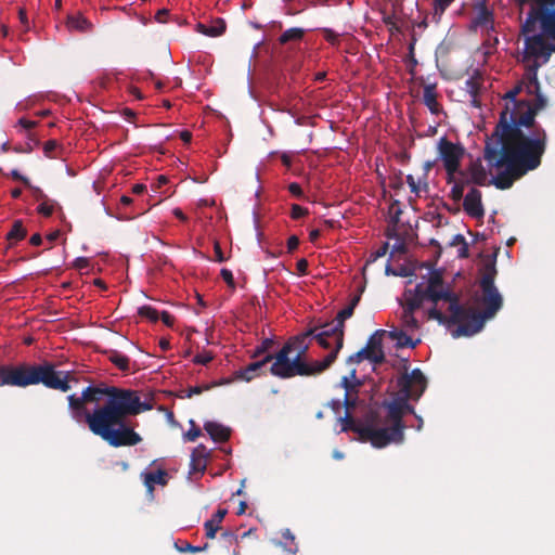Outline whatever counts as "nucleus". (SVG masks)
<instances>
[{
  "mask_svg": "<svg viewBox=\"0 0 555 555\" xmlns=\"http://www.w3.org/2000/svg\"><path fill=\"white\" fill-rule=\"evenodd\" d=\"M527 16L520 26L524 36V51L520 62L526 68L527 94L530 100L509 105L500 114L492 135L486 141L483 158L491 167L503 168L492 180L499 190L512 188L514 182L541 165L547 144L545 129L535 117L547 106V99L541 93L538 70L555 52V0H515Z\"/></svg>",
  "mask_w": 555,
  "mask_h": 555,
  "instance_id": "obj_1",
  "label": "nucleus"
},
{
  "mask_svg": "<svg viewBox=\"0 0 555 555\" xmlns=\"http://www.w3.org/2000/svg\"><path fill=\"white\" fill-rule=\"evenodd\" d=\"M67 402L76 423H86L93 435L114 448L138 444L142 439L126 420L154 408L153 398L141 400L137 390L105 383L85 387L80 396H67Z\"/></svg>",
  "mask_w": 555,
  "mask_h": 555,
  "instance_id": "obj_2",
  "label": "nucleus"
},
{
  "mask_svg": "<svg viewBox=\"0 0 555 555\" xmlns=\"http://www.w3.org/2000/svg\"><path fill=\"white\" fill-rule=\"evenodd\" d=\"M496 273L494 260L485 263L479 282L481 296L478 300L483 307L482 311L462 305L460 295L456 293V307L451 314L452 324L457 325L452 332L454 338L469 337L479 333L486 322L493 319L503 307V297L494 284Z\"/></svg>",
  "mask_w": 555,
  "mask_h": 555,
  "instance_id": "obj_3",
  "label": "nucleus"
},
{
  "mask_svg": "<svg viewBox=\"0 0 555 555\" xmlns=\"http://www.w3.org/2000/svg\"><path fill=\"white\" fill-rule=\"evenodd\" d=\"M315 328L291 337L274 354L270 373L279 378L288 379L295 376H315L326 371L334 362L335 356L327 354L322 361L308 363L306 356L313 339Z\"/></svg>",
  "mask_w": 555,
  "mask_h": 555,
  "instance_id": "obj_4",
  "label": "nucleus"
},
{
  "mask_svg": "<svg viewBox=\"0 0 555 555\" xmlns=\"http://www.w3.org/2000/svg\"><path fill=\"white\" fill-rule=\"evenodd\" d=\"M403 310L415 312L425 301L433 304L427 311L429 320L443 325H453L451 314L456 307V292L447 284L440 271H431L427 284L418 283L413 289L404 292Z\"/></svg>",
  "mask_w": 555,
  "mask_h": 555,
  "instance_id": "obj_5",
  "label": "nucleus"
},
{
  "mask_svg": "<svg viewBox=\"0 0 555 555\" xmlns=\"http://www.w3.org/2000/svg\"><path fill=\"white\" fill-rule=\"evenodd\" d=\"M30 385L42 384L47 388L67 392L72 389L70 383L78 379L73 371H56L55 365L44 361L37 365H29Z\"/></svg>",
  "mask_w": 555,
  "mask_h": 555,
  "instance_id": "obj_6",
  "label": "nucleus"
},
{
  "mask_svg": "<svg viewBox=\"0 0 555 555\" xmlns=\"http://www.w3.org/2000/svg\"><path fill=\"white\" fill-rule=\"evenodd\" d=\"M383 406L387 409L386 423L389 427L376 428V433H382L378 449L385 448L390 443L400 444L404 441L405 424L403 422L402 405L399 393L391 401H384Z\"/></svg>",
  "mask_w": 555,
  "mask_h": 555,
  "instance_id": "obj_7",
  "label": "nucleus"
},
{
  "mask_svg": "<svg viewBox=\"0 0 555 555\" xmlns=\"http://www.w3.org/2000/svg\"><path fill=\"white\" fill-rule=\"evenodd\" d=\"M399 397L402 405V414L415 415V409L409 403V400L418 401L427 387V380L420 369H414L411 373L402 374L398 380Z\"/></svg>",
  "mask_w": 555,
  "mask_h": 555,
  "instance_id": "obj_8",
  "label": "nucleus"
},
{
  "mask_svg": "<svg viewBox=\"0 0 555 555\" xmlns=\"http://www.w3.org/2000/svg\"><path fill=\"white\" fill-rule=\"evenodd\" d=\"M384 330L376 331L367 340L364 348L351 354L348 358V363H360L363 360H369L374 364H380L385 361V353L383 351V339L385 335Z\"/></svg>",
  "mask_w": 555,
  "mask_h": 555,
  "instance_id": "obj_9",
  "label": "nucleus"
},
{
  "mask_svg": "<svg viewBox=\"0 0 555 555\" xmlns=\"http://www.w3.org/2000/svg\"><path fill=\"white\" fill-rule=\"evenodd\" d=\"M437 150L446 172L459 171L465 149L461 144L449 141L447 137H442L438 141Z\"/></svg>",
  "mask_w": 555,
  "mask_h": 555,
  "instance_id": "obj_10",
  "label": "nucleus"
},
{
  "mask_svg": "<svg viewBox=\"0 0 555 555\" xmlns=\"http://www.w3.org/2000/svg\"><path fill=\"white\" fill-rule=\"evenodd\" d=\"M340 422L343 423L341 431L351 430L359 435L360 441L370 442L374 448L378 449V439L382 438V433H376L374 426L357 424L349 412L344 417H340Z\"/></svg>",
  "mask_w": 555,
  "mask_h": 555,
  "instance_id": "obj_11",
  "label": "nucleus"
},
{
  "mask_svg": "<svg viewBox=\"0 0 555 555\" xmlns=\"http://www.w3.org/2000/svg\"><path fill=\"white\" fill-rule=\"evenodd\" d=\"M29 364L17 366H0V386L10 385L16 387L30 386Z\"/></svg>",
  "mask_w": 555,
  "mask_h": 555,
  "instance_id": "obj_12",
  "label": "nucleus"
},
{
  "mask_svg": "<svg viewBox=\"0 0 555 555\" xmlns=\"http://www.w3.org/2000/svg\"><path fill=\"white\" fill-rule=\"evenodd\" d=\"M474 11L475 15L470 21V29H485L490 37L491 33L495 31L493 11L488 8L485 0L477 2L474 5Z\"/></svg>",
  "mask_w": 555,
  "mask_h": 555,
  "instance_id": "obj_13",
  "label": "nucleus"
},
{
  "mask_svg": "<svg viewBox=\"0 0 555 555\" xmlns=\"http://www.w3.org/2000/svg\"><path fill=\"white\" fill-rule=\"evenodd\" d=\"M274 354H266L261 359H257L243 369L234 372V378L237 380L250 382L256 377L266 374V367L269 363H273Z\"/></svg>",
  "mask_w": 555,
  "mask_h": 555,
  "instance_id": "obj_14",
  "label": "nucleus"
},
{
  "mask_svg": "<svg viewBox=\"0 0 555 555\" xmlns=\"http://www.w3.org/2000/svg\"><path fill=\"white\" fill-rule=\"evenodd\" d=\"M481 197V192L476 188H472L465 195L463 199V208L469 217L480 219L485 216Z\"/></svg>",
  "mask_w": 555,
  "mask_h": 555,
  "instance_id": "obj_15",
  "label": "nucleus"
},
{
  "mask_svg": "<svg viewBox=\"0 0 555 555\" xmlns=\"http://www.w3.org/2000/svg\"><path fill=\"white\" fill-rule=\"evenodd\" d=\"M141 478L146 487L149 495L153 496L155 486H166L168 482V473L164 469L142 472Z\"/></svg>",
  "mask_w": 555,
  "mask_h": 555,
  "instance_id": "obj_16",
  "label": "nucleus"
},
{
  "mask_svg": "<svg viewBox=\"0 0 555 555\" xmlns=\"http://www.w3.org/2000/svg\"><path fill=\"white\" fill-rule=\"evenodd\" d=\"M339 327L337 326V322L334 320L331 323H325L321 326V331L319 333H325L327 337H331L334 340L335 348H333L328 354H334L335 360L344 346V335L345 330L341 328V335L339 336L338 332Z\"/></svg>",
  "mask_w": 555,
  "mask_h": 555,
  "instance_id": "obj_17",
  "label": "nucleus"
},
{
  "mask_svg": "<svg viewBox=\"0 0 555 555\" xmlns=\"http://www.w3.org/2000/svg\"><path fill=\"white\" fill-rule=\"evenodd\" d=\"M209 456V451L205 446H197L191 455V473H203L207 466V457Z\"/></svg>",
  "mask_w": 555,
  "mask_h": 555,
  "instance_id": "obj_18",
  "label": "nucleus"
},
{
  "mask_svg": "<svg viewBox=\"0 0 555 555\" xmlns=\"http://www.w3.org/2000/svg\"><path fill=\"white\" fill-rule=\"evenodd\" d=\"M438 94L436 91L435 83H427L423 90V102L428 107L431 114L438 115L441 112V105L439 104Z\"/></svg>",
  "mask_w": 555,
  "mask_h": 555,
  "instance_id": "obj_19",
  "label": "nucleus"
},
{
  "mask_svg": "<svg viewBox=\"0 0 555 555\" xmlns=\"http://www.w3.org/2000/svg\"><path fill=\"white\" fill-rule=\"evenodd\" d=\"M204 429L216 442H225L230 438V429L216 422H207L204 425Z\"/></svg>",
  "mask_w": 555,
  "mask_h": 555,
  "instance_id": "obj_20",
  "label": "nucleus"
},
{
  "mask_svg": "<svg viewBox=\"0 0 555 555\" xmlns=\"http://www.w3.org/2000/svg\"><path fill=\"white\" fill-rule=\"evenodd\" d=\"M66 26L69 30L79 33H87L92 28V24L80 13L68 15Z\"/></svg>",
  "mask_w": 555,
  "mask_h": 555,
  "instance_id": "obj_21",
  "label": "nucleus"
},
{
  "mask_svg": "<svg viewBox=\"0 0 555 555\" xmlns=\"http://www.w3.org/2000/svg\"><path fill=\"white\" fill-rule=\"evenodd\" d=\"M27 235V230L23 224L22 220H15L12 224L11 230L7 233L5 240L9 242V246H13L17 242L24 240Z\"/></svg>",
  "mask_w": 555,
  "mask_h": 555,
  "instance_id": "obj_22",
  "label": "nucleus"
},
{
  "mask_svg": "<svg viewBox=\"0 0 555 555\" xmlns=\"http://www.w3.org/2000/svg\"><path fill=\"white\" fill-rule=\"evenodd\" d=\"M469 178L470 183L477 185H486L487 183V172L480 162L473 163L469 168Z\"/></svg>",
  "mask_w": 555,
  "mask_h": 555,
  "instance_id": "obj_23",
  "label": "nucleus"
},
{
  "mask_svg": "<svg viewBox=\"0 0 555 555\" xmlns=\"http://www.w3.org/2000/svg\"><path fill=\"white\" fill-rule=\"evenodd\" d=\"M528 79L526 76L522 80L518 81L509 91L505 93L503 96L504 100L511 102L512 106H509V112H515V104L521 102L522 100H517V95L525 89L527 91Z\"/></svg>",
  "mask_w": 555,
  "mask_h": 555,
  "instance_id": "obj_24",
  "label": "nucleus"
},
{
  "mask_svg": "<svg viewBox=\"0 0 555 555\" xmlns=\"http://www.w3.org/2000/svg\"><path fill=\"white\" fill-rule=\"evenodd\" d=\"M201 33L209 37H218L225 31L227 24L222 18H216L211 25L198 24Z\"/></svg>",
  "mask_w": 555,
  "mask_h": 555,
  "instance_id": "obj_25",
  "label": "nucleus"
},
{
  "mask_svg": "<svg viewBox=\"0 0 555 555\" xmlns=\"http://www.w3.org/2000/svg\"><path fill=\"white\" fill-rule=\"evenodd\" d=\"M470 183L468 178L466 177V173L464 172V176H460V178L454 182V184L451 188L450 197L454 202H459L464 196V190L465 188Z\"/></svg>",
  "mask_w": 555,
  "mask_h": 555,
  "instance_id": "obj_26",
  "label": "nucleus"
},
{
  "mask_svg": "<svg viewBox=\"0 0 555 555\" xmlns=\"http://www.w3.org/2000/svg\"><path fill=\"white\" fill-rule=\"evenodd\" d=\"M454 0H433L431 21L438 24L446 10Z\"/></svg>",
  "mask_w": 555,
  "mask_h": 555,
  "instance_id": "obj_27",
  "label": "nucleus"
},
{
  "mask_svg": "<svg viewBox=\"0 0 555 555\" xmlns=\"http://www.w3.org/2000/svg\"><path fill=\"white\" fill-rule=\"evenodd\" d=\"M350 377L351 378L344 376L340 380V385L345 389V393H358V388L362 385V383L357 379L354 369L350 372Z\"/></svg>",
  "mask_w": 555,
  "mask_h": 555,
  "instance_id": "obj_28",
  "label": "nucleus"
},
{
  "mask_svg": "<svg viewBox=\"0 0 555 555\" xmlns=\"http://www.w3.org/2000/svg\"><path fill=\"white\" fill-rule=\"evenodd\" d=\"M305 30L299 27L286 29L279 38L280 43L285 44L291 41H299L304 38Z\"/></svg>",
  "mask_w": 555,
  "mask_h": 555,
  "instance_id": "obj_29",
  "label": "nucleus"
},
{
  "mask_svg": "<svg viewBox=\"0 0 555 555\" xmlns=\"http://www.w3.org/2000/svg\"><path fill=\"white\" fill-rule=\"evenodd\" d=\"M274 340L272 338H264L261 343L255 348L251 353L253 359H261L266 354H272L270 349L274 346Z\"/></svg>",
  "mask_w": 555,
  "mask_h": 555,
  "instance_id": "obj_30",
  "label": "nucleus"
},
{
  "mask_svg": "<svg viewBox=\"0 0 555 555\" xmlns=\"http://www.w3.org/2000/svg\"><path fill=\"white\" fill-rule=\"evenodd\" d=\"M389 336L392 339L397 340V344L399 347H411L414 348L416 346V343L412 340L410 336H408L402 331H391L389 332Z\"/></svg>",
  "mask_w": 555,
  "mask_h": 555,
  "instance_id": "obj_31",
  "label": "nucleus"
},
{
  "mask_svg": "<svg viewBox=\"0 0 555 555\" xmlns=\"http://www.w3.org/2000/svg\"><path fill=\"white\" fill-rule=\"evenodd\" d=\"M212 386H210V385H206L204 387L194 386V387H190L189 389L176 390V398H181V399L191 398L194 395H201L204 390H208Z\"/></svg>",
  "mask_w": 555,
  "mask_h": 555,
  "instance_id": "obj_32",
  "label": "nucleus"
},
{
  "mask_svg": "<svg viewBox=\"0 0 555 555\" xmlns=\"http://www.w3.org/2000/svg\"><path fill=\"white\" fill-rule=\"evenodd\" d=\"M353 311L354 310L352 309V307L347 306L337 313L335 321L337 322V326L339 327V336L341 335V328L345 330V321L353 314Z\"/></svg>",
  "mask_w": 555,
  "mask_h": 555,
  "instance_id": "obj_33",
  "label": "nucleus"
},
{
  "mask_svg": "<svg viewBox=\"0 0 555 555\" xmlns=\"http://www.w3.org/2000/svg\"><path fill=\"white\" fill-rule=\"evenodd\" d=\"M111 361L121 371H129L130 360L127 356L115 352L111 357Z\"/></svg>",
  "mask_w": 555,
  "mask_h": 555,
  "instance_id": "obj_34",
  "label": "nucleus"
},
{
  "mask_svg": "<svg viewBox=\"0 0 555 555\" xmlns=\"http://www.w3.org/2000/svg\"><path fill=\"white\" fill-rule=\"evenodd\" d=\"M312 338L317 340V343L324 349H333L335 348L334 340L331 337H327L325 333H317L312 334Z\"/></svg>",
  "mask_w": 555,
  "mask_h": 555,
  "instance_id": "obj_35",
  "label": "nucleus"
},
{
  "mask_svg": "<svg viewBox=\"0 0 555 555\" xmlns=\"http://www.w3.org/2000/svg\"><path fill=\"white\" fill-rule=\"evenodd\" d=\"M207 547H208V544H205L204 546H193L188 542L180 543V541H176V551H179L182 553H184V552L197 553V552L206 550Z\"/></svg>",
  "mask_w": 555,
  "mask_h": 555,
  "instance_id": "obj_36",
  "label": "nucleus"
},
{
  "mask_svg": "<svg viewBox=\"0 0 555 555\" xmlns=\"http://www.w3.org/2000/svg\"><path fill=\"white\" fill-rule=\"evenodd\" d=\"M139 314L143 318H146L153 322H156L159 319V313L156 309L151 306H143L139 309Z\"/></svg>",
  "mask_w": 555,
  "mask_h": 555,
  "instance_id": "obj_37",
  "label": "nucleus"
},
{
  "mask_svg": "<svg viewBox=\"0 0 555 555\" xmlns=\"http://www.w3.org/2000/svg\"><path fill=\"white\" fill-rule=\"evenodd\" d=\"M402 322L409 328H412V330L418 328V321L414 317V312H409L406 310H403Z\"/></svg>",
  "mask_w": 555,
  "mask_h": 555,
  "instance_id": "obj_38",
  "label": "nucleus"
},
{
  "mask_svg": "<svg viewBox=\"0 0 555 555\" xmlns=\"http://www.w3.org/2000/svg\"><path fill=\"white\" fill-rule=\"evenodd\" d=\"M54 204L53 201L47 199L38 206L37 211L44 217H50L54 211Z\"/></svg>",
  "mask_w": 555,
  "mask_h": 555,
  "instance_id": "obj_39",
  "label": "nucleus"
},
{
  "mask_svg": "<svg viewBox=\"0 0 555 555\" xmlns=\"http://www.w3.org/2000/svg\"><path fill=\"white\" fill-rule=\"evenodd\" d=\"M282 537L283 539H285L286 541H289L291 545L287 550L288 553L291 554H296L298 552V545L295 543V535L294 533L291 531V529H284L282 531Z\"/></svg>",
  "mask_w": 555,
  "mask_h": 555,
  "instance_id": "obj_40",
  "label": "nucleus"
},
{
  "mask_svg": "<svg viewBox=\"0 0 555 555\" xmlns=\"http://www.w3.org/2000/svg\"><path fill=\"white\" fill-rule=\"evenodd\" d=\"M322 34H323V37L324 39L333 44V46H338L339 43V35L337 33H335L333 29L331 28H323L322 29Z\"/></svg>",
  "mask_w": 555,
  "mask_h": 555,
  "instance_id": "obj_41",
  "label": "nucleus"
},
{
  "mask_svg": "<svg viewBox=\"0 0 555 555\" xmlns=\"http://www.w3.org/2000/svg\"><path fill=\"white\" fill-rule=\"evenodd\" d=\"M388 248H389V244L386 242L384 243L377 250L373 251L371 255H370V258L367 260L366 263H371V262H374L376 261L378 258H382L384 257L387 251H388Z\"/></svg>",
  "mask_w": 555,
  "mask_h": 555,
  "instance_id": "obj_42",
  "label": "nucleus"
},
{
  "mask_svg": "<svg viewBox=\"0 0 555 555\" xmlns=\"http://www.w3.org/2000/svg\"><path fill=\"white\" fill-rule=\"evenodd\" d=\"M220 528H221L220 526L214 525L209 520H206L204 522L205 535H206L207 539H215L216 538V533L218 532V530Z\"/></svg>",
  "mask_w": 555,
  "mask_h": 555,
  "instance_id": "obj_43",
  "label": "nucleus"
},
{
  "mask_svg": "<svg viewBox=\"0 0 555 555\" xmlns=\"http://www.w3.org/2000/svg\"><path fill=\"white\" fill-rule=\"evenodd\" d=\"M18 20H20V23H21V25L23 27V30L25 33H27L30 29V24H29V21H28V17H27L26 9L24 7H21L18 9Z\"/></svg>",
  "mask_w": 555,
  "mask_h": 555,
  "instance_id": "obj_44",
  "label": "nucleus"
},
{
  "mask_svg": "<svg viewBox=\"0 0 555 555\" xmlns=\"http://www.w3.org/2000/svg\"><path fill=\"white\" fill-rule=\"evenodd\" d=\"M308 214L307 208H304L297 204L292 205L291 217L295 220L302 218Z\"/></svg>",
  "mask_w": 555,
  "mask_h": 555,
  "instance_id": "obj_45",
  "label": "nucleus"
},
{
  "mask_svg": "<svg viewBox=\"0 0 555 555\" xmlns=\"http://www.w3.org/2000/svg\"><path fill=\"white\" fill-rule=\"evenodd\" d=\"M227 514L228 511L225 508H218L217 512L208 520L214 525L220 526Z\"/></svg>",
  "mask_w": 555,
  "mask_h": 555,
  "instance_id": "obj_46",
  "label": "nucleus"
},
{
  "mask_svg": "<svg viewBox=\"0 0 555 555\" xmlns=\"http://www.w3.org/2000/svg\"><path fill=\"white\" fill-rule=\"evenodd\" d=\"M57 146H59L57 141H55V140L47 141L43 145L44 155L50 158L54 157V155L52 153L57 149Z\"/></svg>",
  "mask_w": 555,
  "mask_h": 555,
  "instance_id": "obj_47",
  "label": "nucleus"
},
{
  "mask_svg": "<svg viewBox=\"0 0 555 555\" xmlns=\"http://www.w3.org/2000/svg\"><path fill=\"white\" fill-rule=\"evenodd\" d=\"M358 393H345L344 405L347 410L353 409L357 405Z\"/></svg>",
  "mask_w": 555,
  "mask_h": 555,
  "instance_id": "obj_48",
  "label": "nucleus"
},
{
  "mask_svg": "<svg viewBox=\"0 0 555 555\" xmlns=\"http://www.w3.org/2000/svg\"><path fill=\"white\" fill-rule=\"evenodd\" d=\"M220 538L225 544L237 543V535L231 530L223 531Z\"/></svg>",
  "mask_w": 555,
  "mask_h": 555,
  "instance_id": "obj_49",
  "label": "nucleus"
},
{
  "mask_svg": "<svg viewBox=\"0 0 555 555\" xmlns=\"http://www.w3.org/2000/svg\"><path fill=\"white\" fill-rule=\"evenodd\" d=\"M74 268L78 270H88L90 268V260L86 257H78L74 261Z\"/></svg>",
  "mask_w": 555,
  "mask_h": 555,
  "instance_id": "obj_50",
  "label": "nucleus"
},
{
  "mask_svg": "<svg viewBox=\"0 0 555 555\" xmlns=\"http://www.w3.org/2000/svg\"><path fill=\"white\" fill-rule=\"evenodd\" d=\"M169 182V178L167 176H164V175H159L157 176L156 178V182L154 184V189L153 191L155 193H159L162 194V192L159 191L164 185H166L167 183Z\"/></svg>",
  "mask_w": 555,
  "mask_h": 555,
  "instance_id": "obj_51",
  "label": "nucleus"
},
{
  "mask_svg": "<svg viewBox=\"0 0 555 555\" xmlns=\"http://www.w3.org/2000/svg\"><path fill=\"white\" fill-rule=\"evenodd\" d=\"M212 360V356L209 352L198 353L194 358V362L198 364L206 365Z\"/></svg>",
  "mask_w": 555,
  "mask_h": 555,
  "instance_id": "obj_52",
  "label": "nucleus"
},
{
  "mask_svg": "<svg viewBox=\"0 0 555 555\" xmlns=\"http://www.w3.org/2000/svg\"><path fill=\"white\" fill-rule=\"evenodd\" d=\"M27 188L30 189L36 201H41V203H42V202L49 199L48 196L43 193V191L41 189L34 186L31 184H30V186H27Z\"/></svg>",
  "mask_w": 555,
  "mask_h": 555,
  "instance_id": "obj_53",
  "label": "nucleus"
},
{
  "mask_svg": "<svg viewBox=\"0 0 555 555\" xmlns=\"http://www.w3.org/2000/svg\"><path fill=\"white\" fill-rule=\"evenodd\" d=\"M170 16V10L168 9H160L155 14V20L158 23H166L168 21V17Z\"/></svg>",
  "mask_w": 555,
  "mask_h": 555,
  "instance_id": "obj_54",
  "label": "nucleus"
},
{
  "mask_svg": "<svg viewBox=\"0 0 555 555\" xmlns=\"http://www.w3.org/2000/svg\"><path fill=\"white\" fill-rule=\"evenodd\" d=\"M202 435V431L198 427H193L189 431L184 434V438L188 441H195Z\"/></svg>",
  "mask_w": 555,
  "mask_h": 555,
  "instance_id": "obj_55",
  "label": "nucleus"
},
{
  "mask_svg": "<svg viewBox=\"0 0 555 555\" xmlns=\"http://www.w3.org/2000/svg\"><path fill=\"white\" fill-rule=\"evenodd\" d=\"M299 246V238L296 235H292L287 240V253L292 254Z\"/></svg>",
  "mask_w": 555,
  "mask_h": 555,
  "instance_id": "obj_56",
  "label": "nucleus"
},
{
  "mask_svg": "<svg viewBox=\"0 0 555 555\" xmlns=\"http://www.w3.org/2000/svg\"><path fill=\"white\" fill-rule=\"evenodd\" d=\"M296 268L299 275H307L308 274V261L305 258H301L297 261Z\"/></svg>",
  "mask_w": 555,
  "mask_h": 555,
  "instance_id": "obj_57",
  "label": "nucleus"
},
{
  "mask_svg": "<svg viewBox=\"0 0 555 555\" xmlns=\"http://www.w3.org/2000/svg\"><path fill=\"white\" fill-rule=\"evenodd\" d=\"M406 183L411 190L412 193L418 195L420 194V185L415 181L414 177L412 175L406 176Z\"/></svg>",
  "mask_w": 555,
  "mask_h": 555,
  "instance_id": "obj_58",
  "label": "nucleus"
},
{
  "mask_svg": "<svg viewBox=\"0 0 555 555\" xmlns=\"http://www.w3.org/2000/svg\"><path fill=\"white\" fill-rule=\"evenodd\" d=\"M10 175L14 180L21 181L25 186H30L29 179L22 176L17 169H13Z\"/></svg>",
  "mask_w": 555,
  "mask_h": 555,
  "instance_id": "obj_59",
  "label": "nucleus"
},
{
  "mask_svg": "<svg viewBox=\"0 0 555 555\" xmlns=\"http://www.w3.org/2000/svg\"><path fill=\"white\" fill-rule=\"evenodd\" d=\"M214 251H215V260L218 261V262H223L225 261V257L223 255V251L221 249V246L219 244V242H215L214 244Z\"/></svg>",
  "mask_w": 555,
  "mask_h": 555,
  "instance_id": "obj_60",
  "label": "nucleus"
},
{
  "mask_svg": "<svg viewBox=\"0 0 555 555\" xmlns=\"http://www.w3.org/2000/svg\"><path fill=\"white\" fill-rule=\"evenodd\" d=\"M288 191L292 195L296 196V197H301L304 192H302V189L300 186V184H298L297 182H292L289 185H288Z\"/></svg>",
  "mask_w": 555,
  "mask_h": 555,
  "instance_id": "obj_61",
  "label": "nucleus"
},
{
  "mask_svg": "<svg viewBox=\"0 0 555 555\" xmlns=\"http://www.w3.org/2000/svg\"><path fill=\"white\" fill-rule=\"evenodd\" d=\"M221 278L223 279V281L225 283H228L229 285H234V278H233V274L230 270L228 269H222L221 272Z\"/></svg>",
  "mask_w": 555,
  "mask_h": 555,
  "instance_id": "obj_62",
  "label": "nucleus"
},
{
  "mask_svg": "<svg viewBox=\"0 0 555 555\" xmlns=\"http://www.w3.org/2000/svg\"><path fill=\"white\" fill-rule=\"evenodd\" d=\"M17 124H18L21 127H23L24 129H27V130L33 129V128H35V127L37 126V121L28 120V119H26V118H24V117H23V118H20V119H18V121H17Z\"/></svg>",
  "mask_w": 555,
  "mask_h": 555,
  "instance_id": "obj_63",
  "label": "nucleus"
},
{
  "mask_svg": "<svg viewBox=\"0 0 555 555\" xmlns=\"http://www.w3.org/2000/svg\"><path fill=\"white\" fill-rule=\"evenodd\" d=\"M178 134L184 144L191 143V141H192V132L191 131L184 129V130L179 131Z\"/></svg>",
  "mask_w": 555,
  "mask_h": 555,
  "instance_id": "obj_64",
  "label": "nucleus"
}]
</instances>
